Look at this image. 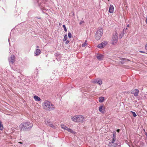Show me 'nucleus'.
<instances>
[{
	"instance_id": "obj_1",
	"label": "nucleus",
	"mask_w": 147,
	"mask_h": 147,
	"mask_svg": "<svg viewBox=\"0 0 147 147\" xmlns=\"http://www.w3.org/2000/svg\"><path fill=\"white\" fill-rule=\"evenodd\" d=\"M43 106L44 109L47 111L52 110L55 109L54 105L51 102L48 100H45V101Z\"/></svg>"
},
{
	"instance_id": "obj_2",
	"label": "nucleus",
	"mask_w": 147,
	"mask_h": 147,
	"mask_svg": "<svg viewBox=\"0 0 147 147\" xmlns=\"http://www.w3.org/2000/svg\"><path fill=\"white\" fill-rule=\"evenodd\" d=\"M33 126L32 124L28 122H25L22 124L21 130L26 131L29 130Z\"/></svg>"
},
{
	"instance_id": "obj_3",
	"label": "nucleus",
	"mask_w": 147,
	"mask_h": 147,
	"mask_svg": "<svg viewBox=\"0 0 147 147\" xmlns=\"http://www.w3.org/2000/svg\"><path fill=\"white\" fill-rule=\"evenodd\" d=\"M121 143L118 141H115L114 139L109 141L108 147H120Z\"/></svg>"
},
{
	"instance_id": "obj_4",
	"label": "nucleus",
	"mask_w": 147,
	"mask_h": 147,
	"mask_svg": "<svg viewBox=\"0 0 147 147\" xmlns=\"http://www.w3.org/2000/svg\"><path fill=\"white\" fill-rule=\"evenodd\" d=\"M102 34L103 30L102 29H100L98 30L96 33L95 38L97 40H100Z\"/></svg>"
},
{
	"instance_id": "obj_5",
	"label": "nucleus",
	"mask_w": 147,
	"mask_h": 147,
	"mask_svg": "<svg viewBox=\"0 0 147 147\" xmlns=\"http://www.w3.org/2000/svg\"><path fill=\"white\" fill-rule=\"evenodd\" d=\"M112 42L113 44L114 43H116L118 40V37L117 36V34L116 32L113 34L112 38Z\"/></svg>"
},
{
	"instance_id": "obj_6",
	"label": "nucleus",
	"mask_w": 147,
	"mask_h": 147,
	"mask_svg": "<svg viewBox=\"0 0 147 147\" xmlns=\"http://www.w3.org/2000/svg\"><path fill=\"white\" fill-rule=\"evenodd\" d=\"M8 61L10 64H13L15 61V57L14 55H11L10 57L9 58Z\"/></svg>"
},
{
	"instance_id": "obj_7",
	"label": "nucleus",
	"mask_w": 147,
	"mask_h": 147,
	"mask_svg": "<svg viewBox=\"0 0 147 147\" xmlns=\"http://www.w3.org/2000/svg\"><path fill=\"white\" fill-rule=\"evenodd\" d=\"M96 57L98 60L101 61L103 60L104 57V55L101 54H97Z\"/></svg>"
},
{
	"instance_id": "obj_8",
	"label": "nucleus",
	"mask_w": 147,
	"mask_h": 147,
	"mask_svg": "<svg viewBox=\"0 0 147 147\" xmlns=\"http://www.w3.org/2000/svg\"><path fill=\"white\" fill-rule=\"evenodd\" d=\"M92 82L94 83H96L100 85L102 84V80L100 79H95Z\"/></svg>"
},
{
	"instance_id": "obj_9",
	"label": "nucleus",
	"mask_w": 147,
	"mask_h": 147,
	"mask_svg": "<svg viewBox=\"0 0 147 147\" xmlns=\"http://www.w3.org/2000/svg\"><path fill=\"white\" fill-rule=\"evenodd\" d=\"M77 119L78 122H81L83 121V117L82 116H77Z\"/></svg>"
},
{
	"instance_id": "obj_10",
	"label": "nucleus",
	"mask_w": 147,
	"mask_h": 147,
	"mask_svg": "<svg viewBox=\"0 0 147 147\" xmlns=\"http://www.w3.org/2000/svg\"><path fill=\"white\" fill-rule=\"evenodd\" d=\"M133 93H131L134 94V96H138L139 93V91L138 89H135L133 92Z\"/></svg>"
},
{
	"instance_id": "obj_11",
	"label": "nucleus",
	"mask_w": 147,
	"mask_h": 147,
	"mask_svg": "<svg viewBox=\"0 0 147 147\" xmlns=\"http://www.w3.org/2000/svg\"><path fill=\"white\" fill-rule=\"evenodd\" d=\"M40 53L41 51L40 50L38 49H36L35 52V54L36 55V56H37L40 55Z\"/></svg>"
},
{
	"instance_id": "obj_12",
	"label": "nucleus",
	"mask_w": 147,
	"mask_h": 147,
	"mask_svg": "<svg viewBox=\"0 0 147 147\" xmlns=\"http://www.w3.org/2000/svg\"><path fill=\"white\" fill-rule=\"evenodd\" d=\"M113 6L112 5H110L109 6V12L111 13H112L113 12Z\"/></svg>"
},
{
	"instance_id": "obj_13",
	"label": "nucleus",
	"mask_w": 147,
	"mask_h": 147,
	"mask_svg": "<svg viewBox=\"0 0 147 147\" xmlns=\"http://www.w3.org/2000/svg\"><path fill=\"white\" fill-rule=\"evenodd\" d=\"M103 105L100 106L99 108V110L100 112H101L102 113H104V108H103Z\"/></svg>"
},
{
	"instance_id": "obj_14",
	"label": "nucleus",
	"mask_w": 147,
	"mask_h": 147,
	"mask_svg": "<svg viewBox=\"0 0 147 147\" xmlns=\"http://www.w3.org/2000/svg\"><path fill=\"white\" fill-rule=\"evenodd\" d=\"M34 98L36 101H40L41 100L39 97L36 95L34 96Z\"/></svg>"
},
{
	"instance_id": "obj_15",
	"label": "nucleus",
	"mask_w": 147,
	"mask_h": 147,
	"mask_svg": "<svg viewBox=\"0 0 147 147\" xmlns=\"http://www.w3.org/2000/svg\"><path fill=\"white\" fill-rule=\"evenodd\" d=\"M71 119L72 120L75 122H77V116H75L73 117H71Z\"/></svg>"
},
{
	"instance_id": "obj_16",
	"label": "nucleus",
	"mask_w": 147,
	"mask_h": 147,
	"mask_svg": "<svg viewBox=\"0 0 147 147\" xmlns=\"http://www.w3.org/2000/svg\"><path fill=\"white\" fill-rule=\"evenodd\" d=\"M105 100L104 98L103 97L101 96L99 97V101L100 102H102L104 101Z\"/></svg>"
},
{
	"instance_id": "obj_17",
	"label": "nucleus",
	"mask_w": 147,
	"mask_h": 147,
	"mask_svg": "<svg viewBox=\"0 0 147 147\" xmlns=\"http://www.w3.org/2000/svg\"><path fill=\"white\" fill-rule=\"evenodd\" d=\"M47 125L51 127H52L54 128H56V127L54 125H53L52 124L51 122L49 123H47Z\"/></svg>"
},
{
	"instance_id": "obj_18",
	"label": "nucleus",
	"mask_w": 147,
	"mask_h": 147,
	"mask_svg": "<svg viewBox=\"0 0 147 147\" xmlns=\"http://www.w3.org/2000/svg\"><path fill=\"white\" fill-rule=\"evenodd\" d=\"M68 131L74 134L76 133V132H75L73 130L71 129L70 128H69V129H68Z\"/></svg>"
},
{
	"instance_id": "obj_19",
	"label": "nucleus",
	"mask_w": 147,
	"mask_h": 147,
	"mask_svg": "<svg viewBox=\"0 0 147 147\" xmlns=\"http://www.w3.org/2000/svg\"><path fill=\"white\" fill-rule=\"evenodd\" d=\"M3 125L2 123L0 121V129L1 130H3Z\"/></svg>"
},
{
	"instance_id": "obj_20",
	"label": "nucleus",
	"mask_w": 147,
	"mask_h": 147,
	"mask_svg": "<svg viewBox=\"0 0 147 147\" xmlns=\"http://www.w3.org/2000/svg\"><path fill=\"white\" fill-rule=\"evenodd\" d=\"M115 132L114 131L113 132V137H112V139H114L115 140H116V134H115Z\"/></svg>"
},
{
	"instance_id": "obj_21",
	"label": "nucleus",
	"mask_w": 147,
	"mask_h": 147,
	"mask_svg": "<svg viewBox=\"0 0 147 147\" xmlns=\"http://www.w3.org/2000/svg\"><path fill=\"white\" fill-rule=\"evenodd\" d=\"M102 43H101L100 44L98 45L97 47L101 49L102 48Z\"/></svg>"
},
{
	"instance_id": "obj_22",
	"label": "nucleus",
	"mask_w": 147,
	"mask_h": 147,
	"mask_svg": "<svg viewBox=\"0 0 147 147\" xmlns=\"http://www.w3.org/2000/svg\"><path fill=\"white\" fill-rule=\"evenodd\" d=\"M102 43V48L105 47L107 45V43L105 42H103Z\"/></svg>"
},
{
	"instance_id": "obj_23",
	"label": "nucleus",
	"mask_w": 147,
	"mask_h": 147,
	"mask_svg": "<svg viewBox=\"0 0 147 147\" xmlns=\"http://www.w3.org/2000/svg\"><path fill=\"white\" fill-rule=\"evenodd\" d=\"M67 34H65V36L64 37L63 41H66L67 40Z\"/></svg>"
},
{
	"instance_id": "obj_24",
	"label": "nucleus",
	"mask_w": 147,
	"mask_h": 147,
	"mask_svg": "<svg viewBox=\"0 0 147 147\" xmlns=\"http://www.w3.org/2000/svg\"><path fill=\"white\" fill-rule=\"evenodd\" d=\"M87 41V40H86L84 43L82 45V46L83 47H84L86 46L87 45L86 42Z\"/></svg>"
},
{
	"instance_id": "obj_25",
	"label": "nucleus",
	"mask_w": 147,
	"mask_h": 147,
	"mask_svg": "<svg viewBox=\"0 0 147 147\" xmlns=\"http://www.w3.org/2000/svg\"><path fill=\"white\" fill-rule=\"evenodd\" d=\"M131 112L132 115H133L134 117H136V113L132 111H131Z\"/></svg>"
},
{
	"instance_id": "obj_26",
	"label": "nucleus",
	"mask_w": 147,
	"mask_h": 147,
	"mask_svg": "<svg viewBox=\"0 0 147 147\" xmlns=\"http://www.w3.org/2000/svg\"><path fill=\"white\" fill-rule=\"evenodd\" d=\"M63 28H64V31L65 32H67V29L66 28L65 26V25H63Z\"/></svg>"
},
{
	"instance_id": "obj_27",
	"label": "nucleus",
	"mask_w": 147,
	"mask_h": 147,
	"mask_svg": "<svg viewBox=\"0 0 147 147\" xmlns=\"http://www.w3.org/2000/svg\"><path fill=\"white\" fill-rule=\"evenodd\" d=\"M61 127L62 128L64 129L66 126L64 125H61Z\"/></svg>"
},
{
	"instance_id": "obj_28",
	"label": "nucleus",
	"mask_w": 147,
	"mask_h": 147,
	"mask_svg": "<svg viewBox=\"0 0 147 147\" xmlns=\"http://www.w3.org/2000/svg\"><path fill=\"white\" fill-rule=\"evenodd\" d=\"M68 36L69 38H71V34L70 32L68 33Z\"/></svg>"
},
{
	"instance_id": "obj_29",
	"label": "nucleus",
	"mask_w": 147,
	"mask_h": 147,
	"mask_svg": "<svg viewBox=\"0 0 147 147\" xmlns=\"http://www.w3.org/2000/svg\"><path fill=\"white\" fill-rule=\"evenodd\" d=\"M50 120L49 119H48L47 120V121H46V122H45V123H46V124L47 125V123H50Z\"/></svg>"
},
{
	"instance_id": "obj_30",
	"label": "nucleus",
	"mask_w": 147,
	"mask_h": 147,
	"mask_svg": "<svg viewBox=\"0 0 147 147\" xmlns=\"http://www.w3.org/2000/svg\"><path fill=\"white\" fill-rule=\"evenodd\" d=\"M84 21H81L80 23H79V24L80 25H81L82 24V23H84Z\"/></svg>"
},
{
	"instance_id": "obj_31",
	"label": "nucleus",
	"mask_w": 147,
	"mask_h": 147,
	"mask_svg": "<svg viewBox=\"0 0 147 147\" xmlns=\"http://www.w3.org/2000/svg\"><path fill=\"white\" fill-rule=\"evenodd\" d=\"M69 41L68 40H67L65 42V44H67L68 43H69Z\"/></svg>"
},
{
	"instance_id": "obj_32",
	"label": "nucleus",
	"mask_w": 147,
	"mask_h": 147,
	"mask_svg": "<svg viewBox=\"0 0 147 147\" xmlns=\"http://www.w3.org/2000/svg\"><path fill=\"white\" fill-rule=\"evenodd\" d=\"M69 128H68V127H67V126L65 128V129H64L67 130V131H68V129H69Z\"/></svg>"
},
{
	"instance_id": "obj_33",
	"label": "nucleus",
	"mask_w": 147,
	"mask_h": 147,
	"mask_svg": "<svg viewBox=\"0 0 147 147\" xmlns=\"http://www.w3.org/2000/svg\"><path fill=\"white\" fill-rule=\"evenodd\" d=\"M139 52L141 53H145V52L143 51H139Z\"/></svg>"
},
{
	"instance_id": "obj_34",
	"label": "nucleus",
	"mask_w": 147,
	"mask_h": 147,
	"mask_svg": "<svg viewBox=\"0 0 147 147\" xmlns=\"http://www.w3.org/2000/svg\"><path fill=\"white\" fill-rule=\"evenodd\" d=\"M145 48L147 50V43L145 45Z\"/></svg>"
},
{
	"instance_id": "obj_35",
	"label": "nucleus",
	"mask_w": 147,
	"mask_h": 147,
	"mask_svg": "<svg viewBox=\"0 0 147 147\" xmlns=\"http://www.w3.org/2000/svg\"><path fill=\"white\" fill-rule=\"evenodd\" d=\"M120 129H117V131L118 132V133H119V131H120Z\"/></svg>"
},
{
	"instance_id": "obj_36",
	"label": "nucleus",
	"mask_w": 147,
	"mask_h": 147,
	"mask_svg": "<svg viewBox=\"0 0 147 147\" xmlns=\"http://www.w3.org/2000/svg\"><path fill=\"white\" fill-rule=\"evenodd\" d=\"M37 47V48H38L39 47V46H37V47Z\"/></svg>"
},
{
	"instance_id": "obj_37",
	"label": "nucleus",
	"mask_w": 147,
	"mask_h": 147,
	"mask_svg": "<svg viewBox=\"0 0 147 147\" xmlns=\"http://www.w3.org/2000/svg\"><path fill=\"white\" fill-rule=\"evenodd\" d=\"M19 143H20V144H22V142H19Z\"/></svg>"
},
{
	"instance_id": "obj_38",
	"label": "nucleus",
	"mask_w": 147,
	"mask_h": 147,
	"mask_svg": "<svg viewBox=\"0 0 147 147\" xmlns=\"http://www.w3.org/2000/svg\"><path fill=\"white\" fill-rule=\"evenodd\" d=\"M126 59H124V60H126Z\"/></svg>"
},
{
	"instance_id": "obj_39",
	"label": "nucleus",
	"mask_w": 147,
	"mask_h": 147,
	"mask_svg": "<svg viewBox=\"0 0 147 147\" xmlns=\"http://www.w3.org/2000/svg\"><path fill=\"white\" fill-rule=\"evenodd\" d=\"M124 30H123V34L124 33Z\"/></svg>"
},
{
	"instance_id": "obj_40",
	"label": "nucleus",
	"mask_w": 147,
	"mask_h": 147,
	"mask_svg": "<svg viewBox=\"0 0 147 147\" xmlns=\"http://www.w3.org/2000/svg\"><path fill=\"white\" fill-rule=\"evenodd\" d=\"M125 4H126V2H125Z\"/></svg>"
},
{
	"instance_id": "obj_41",
	"label": "nucleus",
	"mask_w": 147,
	"mask_h": 147,
	"mask_svg": "<svg viewBox=\"0 0 147 147\" xmlns=\"http://www.w3.org/2000/svg\"><path fill=\"white\" fill-rule=\"evenodd\" d=\"M125 4H126V2H125Z\"/></svg>"
},
{
	"instance_id": "obj_42",
	"label": "nucleus",
	"mask_w": 147,
	"mask_h": 147,
	"mask_svg": "<svg viewBox=\"0 0 147 147\" xmlns=\"http://www.w3.org/2000/svg\"><path fill=\"white\" fill-rule=\"evenodd\" d=\"M125 4H126V2H125Z\"/></svg>"
},
{
	"instance_id": "obj_43",
	"label": "nucleus",
	"mask_w": 147,
	"mask_h": 147,
	"mask_svg": "<svg viewBox=\"0 0 147 147\" xmlns=\"http://www.w3.org/2000/svg\"><path fill=\"white\" fill-rule=\"evenodd\" d=\"M127 26H128H128H129V25H127Z\"/></svg>"
}]
</instances>
